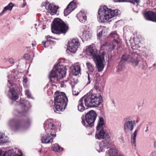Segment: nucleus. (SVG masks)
Masks as SVG:
<instances>
[{"mask_svg": "<svg viewBox=\"0 0 156 156\" xmlns=\"http://www.w3.org/2000/svg\"><path fill=\"white\" fill-rule=\"evenodd\" d=\"M133 42V40L131 39L129 40L128 42L127 41V44L129 46V51H127L122 55V59L118 65L117 71H121L122 69L124 67V61L131 62L135 66L139 65L142 68H144L143 66L146 64L145 62L138 59L137 51L139 45L135 44Z\"/></svg>", "mask_w": 156, "mask_h": 156, "instance_id": "obj_1", "label": "nucleus"}, {"mask_svg": "<svg viewBox=\"0 0 156 156\" xmlns=\"http://www.w3.org/2000/svg\"><path fill=\"white\" fill-rule=\"evenodd\" d=\"M84 52L87 55L93 58L98 71L101 72L103 70L105 66L103 64L104 61L103 52L98 54L97 50L92 45L87 47L84 50Z\"/></svg>", "mask_w": 156, "mask_h": 156, "instance_id": "obj_2", "label": "nucleus"}, {"mask_svg": "<svg viewBox=\"0 0 156 156\" xmlns=\"http://www.w3.org/2000/svg\"><path fill=\"white\" fill-rule=\"evenodd\" d=\"M66 73L65 66L64 63L58 61V63L50 72L48 77L52 83H57L60 82V80L63 78Z\"/></svg>", "mask_w": 156, "mask_h": 156, "instance_id": "obj_3", "label": "nucleus"}, {"mask_svg": "<svg viewBox=\"0 0 156 156\" xmlns=\"http://www.w3.org/2000/svg\"><path fill=\"white\" fill-rule=\"evenodd\" d=\"M99 21L102 23L110 22L118 15L117 9L112 10L104 6L99 9L98 12Z\"/></svg>", "mask_w": 156, "mask_h": 156, "instance_id": "obj_4", "label": "nucleus"}, {"mask_svg": "<svg viewBox=\"0 0 156 156\" xmlns=\"http://www.w3.org/2000/svg\"><path fill=\"white\" fill-rule=\"evenodd\" d=\"M68 99L65 93L56 92L54 95V111L55 112L64 109L66 107Z\"/></svg>", "mask_w": 156, "mask_h": 156, "instance_id": "obj_5", "label": "nucleus"}, {"mask_svg": "<svg viewBox=\"0 0 156 156\" xmlns=\"http://www.w3.org/2000/svg\"><path fill=\"white\" fill-rule=\"evenodd\" d=\"M31 122L30 120H17L15 119H10L8 122V126L11 130L15 132L21 131L26 129Z\"/></svg>", "mask_w": 156, "mask_h": 156, "instance_id": "obj_6", "label": "nucleus"}, {"mask_svg": "<svg viewBox=\"0 0 156 156\" xmlns=\"http://www.w3.org/2000/svg\"><path fill=\"white\" fill-rule=\"evenodd\" d=\"M81 98L87 107H97L102 101L101 95L95 94H87Z\"/></svg>", "mask_w": 156, "mask_h": 156, "instance_id": "obj_7", "label": "nucleus"}, {"mask_svg": "<svg viewBox=\"0 0 156 156\" xmlns=\"http://www.w3.org/2000/svg\"><path fill=\"white\" fill-rule=\"evenodd\" d=\"M69 27L63 21L58 18L55 19L54 24L52 25L51 29L52 33L56 34H65L68 31Z\"/></svg>", "mask_w": 156, "mask_h": 156, "instance_id": "obj_8", "label": "nucleus"}, {"mask_svg": "<svg viewBox=\"0 0 156 156\" xmlns=\"http://www.w3.org/2000/svg\"><path fill=\"white\" fill-rule=\"evenodd\" d=\"M105 124L104 119L102 117H99L98 123L97 127V130L99 132L95 135V137L98 139L106 137L108 138L111 136V133L106 131L104 128Z\"/></svg>", "mask_w": 156, "mask_h": 156, "instance_id": "obj_9", "label": "nucleus"}, {"mask_svg": "<svg viewBox=\"0 0 156 156\" xmlns=\"http://www.w3.org/2000/svg\"><path fill=\"white\" fill-rule=\"evenodd\" d=\"M96 117V112L93 110H91L86 114L85 120L82 119V123L86 127L93 126Z\"/></svg>", "mask_w": 156, "mask_h": 156, "instance_id": "obj_10", "label": "nucleus"}, {"mask_svg": "<svg viewBox=\"0 0 156 156\" xmlns=\"http://www.w3.org/2000/svg\"><path fill=\"white\" fill-rule=\"evenodd\" d=\"M17 108L19 109L18 110L16 109L14 110V112L15 115L16 113L18 114L24 113L31 107V105L29 101L23 99H21L19 102H17Z\"/></svg>", "mask_w": 156, "mask_h": 156, "instance_id": "obj_11", "label": "nucleus"}, {"mask_svg": "<svg viewBox=\"0 0 156 156\" xmlns=\"http://www.w3.org/2000/svg\"><path fill=\"white\" fill-rule=\"evenodd\" d=\"M44 127L46 132V133H50V135L53 136L55 137L56 134H52V133L55 132L56 131V126L54 124L53 120L51 119H49L46 120L44 122Z\"/></svg>", "mask_w": 156, "mask_h": 156, "instance_id": "obj_12", "label": "nucleus"}, {"mask_svg": "<svg viewBox=\"0 0 156 156\" xmlns=\"http://www.w3.org/2000/svg\"><path fill=\"white\" fill-rule=\"evenodd\" d=\"M105 137L98 139L100 140L102 139H105L102 140L99 143V144L96 147L97 151L99 153L105 151V149L108 148L111 143V141L110 138Z\"/></svg>", "mask_w": 156, "mask_h": 156, "instance_id": "obj_13", "label": "nucleus"}, {"mask_svg": "<svg viewBox=\"0 0 156 156\" xmlns=\"http://www.w3.org/2000/svg\"><path fill=\"white\" fill-rule=\"evenodd\" d=\"M79 45V40L76 38L73 39L68 42V50L70 52L74 53L77 50Z\"/></svg>", "mask_w": 156, "mask_h": 156, "instance_id": "obj_14", "label": "nucleus"}, {"mask_svg": "<svg viewBox=\"0 0 156 156\" xmlns=\"http://www.w3.org/2000/svg\"><path fill=\"white\" fill-rule=\"evenodd\" d=\"M109 36L110 37L114 38L112 44L106 43L105 45L109 47L110 50L113 49L115 47V44H117L120 41L119 35L117 34L116 31L112 32L110 33Z\"/></svg>", "mask_w": 156, "mask_h": 156, "instance_id": "obj_15", "label": "nucleus"}, {"mask_svg": "<svg viewBox=\"0 0 156 156\" xmlns=\"http://www.w3.org/2000/svg\"><path fill=\"white\" fill-rule=\"evenodd\" d=\"M43 5L51 15H54L56 14L58 8L54 4L51 3L48 1H46L43 4Z\"/></svg>", "mask_w": 156, "mask_h": 156, "instance_id": "obj_16", "label": "nucleus"}, {"mask_svg": "<svg viewBox=\"0 0 156 156\" xmlns=\"http://www.w3.org/2000/svg\"><path fill=\"white\" fill-rule=\"evenodd\" d=\"M135 125V120L126 121L124 124V131L126 133H128L132 131Z\"/></svg>", "mask_w": 156, "mask_h": 156, "instance_id": "obj_17", "label": "nucleus"}, {"mask_svg": "<svg viewBox=\"0 0 156 156\" xmlns=\"http://www.w3.org/2000/svg\"><path fill=\"white\" fill-rule=\"evenodd\" d=\"M19 154H17L14 153L13 150H10L5 151L4 148L0 149V156H22V153L19 152Z\"/></svg>", "mask_w": 156, "mask_h": 156, "instance_id": "obj_18", "label": "nucleus"}, {"mask_svg": "<svg viewBox=\"0 0 156 156\" xmlns=\"http://www.w3.org/2000/svg\"><path fill=\"white\" fill-rule=\"evenodd\" d=\"M115 2H128L131 3L133 5V9L135 12H138V4L140 2V0H113Z\"/></svg>", "mask_w": 156, "mask_h": 156, "instance_id": "obj_19", "label": "nucleus"}, {"mask_svg": "<svg viewBox=\"0 0 156 156\" xmlns=\"http://www.w3.org/2000/svg\"><path fill=\"white\" fill-rule=\"evenodd\" d=\"M8 95L9 98L12 101H15L19 97L14 87L10 88Z\"/></svg>", "mask_w": 156, "mask_h": 156, "instance_id": "obj_20", "label": "nucleus"}, {"mask_svg": "<svg viewBox=\"0 0 156 156\" xmlns=\"http://www.w3.org/2000/svg\"><path fill=\"white\" fill-rule=\"evenodd\" d=\"M76 8L75 2L72 1L68 5L67 7L64 10V14L65 16L68 15Z\"/></svg>", "mask_w": 156, "mask_h": 156, "instance_id": "obj_21", "label": "nucleus"}, {"mask_svg": "<svg viewBox=\"0 0 156 156\" xmlns=\"http://www.w3.org/2000/svg\"><path fill=\"white\" fill-rule=\"evenodd\" d=\"M144 17L147 20L156 22V13L152 11L146 12L144 14Z\"/></svg>", "mask_w": 156, "mask_h": 156, "instance_id": "obj_22", "label": "nucleus"}, {"mask_svg": "<svg viewBox=\"0 0 156 156\" xmlns=\"http://www.w3.org/2000/svg\"><path fill=\"white\" fill-rule=\"evenodd\" d=\"M77 19L79 21L82 23H85L87 20L86 12L83 10L80 11L77 15Z\"/></svg>", "mask_w": 156, "mask_h": 156, "instance_id": "obj_23", "label": "nucleus"}, {"mask_svg": "<svg viewBox=\"0 0 156 156\" xmlns=\"http://www.w3.org/2000/svg\"><path fill=\"white\" fill-rule=\"evenodd\" d=\"M53 137H55L53 136L49 135V133L48 135V133H46V135L45 136L42 135L41 139V142L44 144L51 143L53 141Z\"/></svg>", "mask_w": 156, "mask_h": 156, "instance_id": "obj_24", "label": "nucleus"}, {"mask_svg": "<svg viewBox=\"0 0 156 156\" xmlns=\"http://www.w3.org/2000/svg\"><path fill=\"white\" fill-rule=\"evenodd\" d=\"M7 77L8 78L7 83L8 86L9 87H13L15 85L14 82L16 81V77H13L12 75H8Z\"/></svg>", "mask_w": 156, "mask_h": 156, "instance_id": "obj_25", "label": "nucleus"}, {"mask_svg": "<svg viewBox=\"0 0 156 156\" xmlns=\"http://www.w3.org/2000/svg\"><path fill=\"white\" fill-rule=\"evenodd\" d=\"M98 32L97 36L98 37H101V36L103 35L104 36H105V33L107 32V30L106 27L104 26H99L98 27Z\"/></svg>", "mask_w": 156, "mask_h": 156, "instance_id": "obj_26", "label": "nucleus"}, {"mask_svg": "<svg viewBox=\"0 0 156 156\" xmlns=\"http://www.w3.org/2000/svg\"><path fill=\"white\" fill-rule=\"evenodd\" d=\"M139 130V129H138L136 128L131 136V140L132 144L134 147H135L136 146V138L137 133L138 132Z\"/></svg>", "mask_w": 156, "mask_h": 156, "instance_id": "obj_27", "label": "nucleus"}, {"mask_svg": "<svg viewBox=\"0 0 156 156\" xmlns=\"http://www.w3.org/2000/svg\"><path fill=\"white\" fill-rule=\"evenodd\" d=\"M80 66L78 65H75L73 66L72 70L73 74L75 76L78 75L80 72Z\"/></svg>", "mask_w": 156, "mask_h": 156, "instance_id": "obj_28", "label": "nucleus"}, {"mask_svg": "<svg viewBox=\"0 0 156 156\" xmlns=\"http://www.w3.org/2000/svg\"><path fill=\"white\" fill-rule=\"evenodd\" d=\"M14 6V5L13 3L12 2L10 3L7 6L4 8L3 10L0 13V16H2L4 13L7 10H9L10 11L12 10Z\"/></svg>", "mask_w": 156, "mask_h": 156, "instance_id": "obj_29", "label": "nucleus"}, {"mask_svg": "<svg viewBox=\"0 0 156 156\" xmlns=\"http://www.w3.org/2000/svg\"><path fill=\"white\" fill-rule=\"evenodd\" d=\"M9 138L5 136L2 133L0 132V144H2L4 143L7 142L8 141Z\"/></svg>", "mask_w": 156, "mask_h": 156, "instance_id": "obj_30", "label": "nucleus"}, {"mask_svg": "<svg viewBox=\"0 0 156 156\" xmlns=\"http://www.w3.org/2000/svg\"><path fill=\"white\" fill-rule=\"evenodd\" d=\"M108 153L107 154V152H106L107 156H117L118 154L117 150L115 148H110Z\"/></svg>", "mask_w": 156, "mask_h": 156, "instance_id": "obj_31", "label": "nucleus"}, {"mask_svg": "<svg viewBox=\"0 0 156 156\" xmlns=\"http://www.w3.org/2000/svg\"><path fill=\"white\" fill-rule=\"evenodd\" d=\"M92 37L91 33L89 31H84L83 33V38L86 40L90 39Z\"/></svg>", "mask_w": 156, "mask_h": 156, "instance_id": "obj_32", "label": "nucleus"}, {"mask_svg": "<svg viewBox=\"0 0 156 156\" xmlns=\"http://www.w3.org/2000/svg\"><path fill=\"white\" fill-rule=\"evenodd\" d=\"M83 102L82 100H81V98L80 100L79 101V104L77 106L78 109L79 111L81 112H83L85 109L83 105Z\"/></svg>", "mask_w": 156, "mask_h": 156, "instance_id": "obj_33", "label": "nucleus"}, {"mask_svg": "<svg viewBox=\"0 0 156 156\" xmlns=\"http://www.w3.org/2000/svg\"><path fill=\"white\" fill-rule=\"evenodd\" d=\"M53 150L55 152H59L63 150V148L61 147L57 144H55L52 146Z\"/></svg>", "mask_w": 156, "mask_h": 156, "instance_id": "obj_34", "label": "nucleus"}, {"mask_svg": "<svg viewBox=\"0 0 156 156\" xmlns=\"http://www.w3.org/2000/svg\"><path fill=\"white\" fill-rule=\"evenodd\" d=\"M86 65L87 68L89 70L92 72L94 70V66L91 63L87 62L86 63Z\"/></svg>", "mask_w": 156, "mask_h": 156, "instance_id": "obj_35", "label": "nucleus"}, {"mask_svg": "<svg viewBox=\"0 0 156 156\" xmlns=\"http://www.w3.org/2000/svg\"><path fill=\"white\" fill-rule=\"evenodd\" d=\"M46 38L47 39V41H43L42 42V44L44 46V47L46 48V46H45V44L46 43H47L48 42V41H50L51 42H53V41H52L50 39V38H53L51 36L49 35H48L46 36ZM53 39H55V38H53Z\"/></svg>", "mask_w": 156, "mask_h": 156, "instance_id": "obj_36", "label": "nucleus"}, {"mask_svg": "<svg viewBox=\"0 0 156 156\" xmlns=\"http://www.w3.org/2000/svg\"><path fill=\"white\" fill-rule=\"evenodd\" d=\"M25 92L26 95L27 96L28 98L33 99V98L31 97V93L29 90L27 89L26 90H25Z\"/></svg>", "mask_w": 156, "mask_h": 156, "instance_id": "obj_37", "label": "nucleus"}, {"mask_svg": "<svg viewBox=\"0 0 156 156\" xmlns=\"http://www.w3.org/2000/svg\"><path fill=\"white\" fill-rule=\"evenodd\" d=\"M88 76H87V82L86 85H87L89 84L90 83V78L89 75L88 73L87 74Z\"/></svg>", "mask_w": 156, "mask_h": 156, "instance_id": "obj_38", "label": "nucleus"}, {"mask_svg": "<svg viewBox=\"0 0 156 156\" xmlns=\"http://www.w3.org/2000/svg\"><path fill=\"white\" fill-rule=\"evenodd\" d=\"M119 140L121 144L124 143V138L122 136H120L119 138Z\"/></svg>", "mask_w": 156, "mask_h": 156, "instance_id": "obj_39", "label": "nucleus"}, {"mask_svg": "<svg viewBox=\"0 0 156 156\" xmlns=\"http://www.w3.org/2000/svg\"><path fill=\"white\" fill-rule=\"evenodd\" d=\"M24 58L26 60H28L30 58V55L28 54H25L24 56Z\"/></svg>", "mask_w": 156, "mask_h": 156, "instance_id": "obj_40", "label": "nucleus"}, {"mask_svg": "<svg viewBox=\"0 0 156 156\" xmlns=\"http://www.w3.org/2000/svg\"><path fill=\"white\" fill-rule=\"evenodd\" d=\"M79 93L78 91L76 92L75 91H74V90H73V95L77 96L78 94Z\"/></svg>", "mask_w": 156, "mask_h": 156, "instance_id": "obj_41", "label": "nucleus"}, {"mask_svg": "<svg viewBox=\"0 0 156 156\" xmlns=\"http://www.w3.org/2000/svg\"><path fill=\"white\" fill-rule=\"evenodd\" d=\"M23 82L25 83H27V77H26L25 76H23Z\"/></svg>", "mask_w": 156, "mask_h": 156, "instance_id": "obj_42", "label": "nucleus"}, {"mask_svg": "<svg viewBox=\"0 0 156 156\" xmlns=\"http://www.w3.org/2000/svg\"><path fill=\"white\" fill-rule=\"evenodd\" d=\"M9 62L11 64L13 63L14 62V60L12 58H9Z\"/></svg>", "mask_w": 156, "mask_h": 156, "instance_id": "obj_43", "label": "nucleus"}, {"mask_svg": "<svg viewBox=\"0 0 156 156\" xmlns=\"http://www.w3.org/2000/svg\"><path fill=\"white\" fill-rule=\"evenodd\" d=\"M150 156H156V151H154L152 152Z\"/></svg>", "mask_w": 156, "mask_h": 156, "instance_id": "obj_44", "label": "nucleus"}, {"mask_svg": "<svg viewBox=\"0 0 156 156\" xmlns=\"http://www.w3.org/2000/svg\"><path fill=\"white\" fill-rule=\"evenodd\" d=\"M39 24H40V23L39 22H36V23L34 25L35 26V27L36 29H37V26H38L39 25Z\"/></svg>", "mask_w": 156, "mask_h": 156, "instance_id": "obj_45", "label": "nucleus"}, {"mask_svg": "<svg viewBox=\"0 0 156 156\" xmlns=\"http://www.w3.org/2000/svg\"><path fill=\"white\" fill-rule=\"evenodd\" d=\"M94 88L96 89V90H99V87L98 86H97V85H95L94 87Z\"/></svg>", "mask_w": 156, "mask_h": 156, "instance_id": "obj_46", "label": "nucleus"}, {"mask_svg": "<svg viewBox=\"0 0 156 156\" xmlns=\"http://www.w3.org/2000/svg\"><path fill=\"white\" fill-rule=\"evenodd\" d=\"M148 127H149L148 126H147V127H146V129L145 130V132L146 133H147V132L148 131Z\"/></svg>", "mask_w": 156, "mask_h": 156, "instance_id": "obj_47", "label": "nucleus"}, {"mask_svg": "<svg viewBox=\"0 0 156 156\" xmlns=\"http://www.w3.org/2000/svg\"><path fill=\"white\" fill-rule=\"evenodd\" d=\"M117 156H124L123 154H121L119 153V154H118Z\"/></svg>", "mask_w": 156, "mask_h": 156, "instance_id": "obj_48", "label": "nucleus"}, {"mask_svg": "<svg viewBox=\"0 0 156 156\" xmlns=\"http://www.w3.org/2000/svg\"><path fill=\"white\" fill-rule=\"evenodd\" d=\"M32 47H34V46H35L36 45V44L35 43V44H34L33 43H32Z\"/></svg>", "mask_w": 156, "mask_h": 156, "instance_id": "obj_49", "label": "nucleus"}, {"mask_svg": "<svg viewBox=\"0 0 156 156\" xmlns=\"http://www.w3.org/2000/svg\"><path fill=\"white\" fill-rule=\"evenodd\" d=\"M26 5V3H24L23 4V7L25 6Z\"/></svg>", "mask_w": 156, "mask_h": 156, "instance_id": "obj_50", "label": "nucleus"}, {"mask_svg": "<svg viewBox=\"0 0 156 156\" xmlns=\"http://www.w3.org/2000/svg\"><path fill=\"white\" fill-rule=\"evenodd\" d=\"M51 102L52 103H53V101H51H51H50V102H49V103H51Z\"/></svg>", "mask_w": 156, "mask_h": 156, "instance_id": "obj_51", "label": "nucleus"}, {"mask_svg": "<svg viewBox=\"0 0 156 156\" xmlns=\"http://www.w3.org/2000/svg\"><path fill=\"white\" fill-rule=\"evenodd\" d=\"M45 28L44 27L42 28V29H44Z\"/></svg>", "mask_w": 156, "mask_h": 156, "instance_id": "obj_52", "label": "nucleus"}]
</instances>
